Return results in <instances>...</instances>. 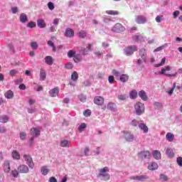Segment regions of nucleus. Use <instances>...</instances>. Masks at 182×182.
I'll return each instance as SVG.
<instances>
[{"mask_svg":"<svg viewBox=\"0 0 182 182\" xmlns=\"http://www.w3.org/2000/svg\"><path fill=\"white\" fill-rule=\"evenodd\" d=\"M134 109L138 116L144 113V104L141 102H136L134 105Z\"/></svg>","mask_w":182,"mask_h":182,"instance_id":"1","label":"nucleus"},{"mask_svg":"<svg viewBox=\"0 0 182 182\" xmlns=\"http://www.w3.org/2000/svg\"><path fill=\"white\" fill-rule=\"evenodd\" d=\"M107 173H109V168L107 166H105L100 169L99 176H101V177H104V179L105 181L110 180V175Z\"/></svg>","mask_w":182,"mask_h":182,"instance_id":"2","label":"nucleus"},{"mask_svg":"<svg viewBox=\"0 0 182 182\" xmlns=\"http://www.w3.org/2000/svg\"><path fill=\"white\" fill-rule=\"evenodd\" d=\"M124 53L127 56H132L134 53V52H137V46H129L125 48Z\"/></svg>","mask_w":182,"mask_h":182,"instance_id":"3","label":"nucleus"},{"mask_svg":"<svg viewBox=\"0 0 182 182\" xmlns=\"http://www.w3.org/2000/svg\"><path fill=\"white\" fill-rule=\"evenodd\" d=\"M170 70H171V67H170L169 65L165 66L161 69V72L159 73V75H163L164 76H167L168 77H176V74H168L166 73L170 72Z\"/></svg>","mask_w":182,"mask_h":182,"instance_id":"4","label":"nucleus"},{"mask_svg":"<svg viewBox=\"0 0 182 182\" xmlns=\"http://www.w3.org/2000/svg\"><path fill=\"white\" fill-rule=\"evenodd\" d=\"M93 47V44L88 43L87 44L86 48L80 47L79 50L82 55H89V52H92V48Z\"/></svg>","mask_w":182,"mask_h":182,"instance_id":"5","label":"nucleus"},{"mask_svg":"<svg viewBox=\"0 0 182 182\" xmlns=\"http://www.w3.org/2000/svg\"><path fill=\"white\" fill-rule=\"evenodd\" d=\"M112 32H116L117 33H120V32H124L126 28L120 23H117L112 29Z\"/></svg>","mask_w":182,"mask_h":182,"instance_id":"6","label":"nucleus"},{"mask_svg":"<svg viewBox=\"0 0 182 182\" xmlns=\"http://www.w3.org/2000/svg\"><path fill=\"white\" fill-rule=\"evenodd\" d=\"M23 159L25 161H26V164H28V167H30V168H33L35 164H33L32 157H31L29 155H24Z\"/></svg>","mask_w":182,"mask_h":182,"instance_id":"7","label":"nucleus"},{"mask_svg":"<svg viewBox=\"0 0 182 182\" xmlns=\"http://www.w3.org/2000/svg\"><path fill=\"white\" fill-rule=\"evenodd\" d=\"M130 180H135L136 181H146V180L149 179V176L146 175H141V176H131Z\"/></svg>","mask_w":182,"mask_h":182,"instance_id":"8","label":"nucleus"},{"mask_svg":"<svg viewBox=\"0 0 182 182\" xmlns=\"http://www.w3.org/2000/svg\"><path fill=\"white\" fill-rule=\"evenodd\" d=\"M123 134L124 139H125L127 141H133V140H134V136L133 135V134H132V132L124 131Z\"/></svg>","mask_w":182,"mask_h":182,"instance_id":"9","label":"nucleus"},{"mask_svg":"<svg viewBox=\"0 0 182 182\" xmlns=\"http://www.w3.org/2000/svg\"><path fill=\"white\" fill-rule=\"evenodd\" d=\"M139 56L141 59H143L144 62L146 63L147 62V51L146 50L145 48H141L139 50Z\"/></svg>","mask_w":182,"mask_h":182,"instance_id":"10","label":"nucleus"},{"mask_svg":"<svg viewBox=\"0 0 182 182\" xmlns=\"http://www.w3.org/2000/svg\"><path fill=\"white\" fill-rule=\"evenodd\" d=\"M94 103L97 106H102L105 103V99L102 96H97L94 98Z\"/></svg>","mask_w":182,"mask_h":182,"instance_id":"11","label":"nucleus"},{"mask_svg":"<svg viewBox=\"0 0 182 182\" xmlns=\"http://www.w3.org/2000/svg\"><path fill=\"white\" fill-rule=\"evenodd\" d=\"M30 134L33 137H38L41 136V129L33 127L31 129Z\"/></svg>","mask_w":182,"mask_h":182,"instance_id":"12","label":"nucleus"},{"mask_svg":"<svg viewBox=\"0 0 182 182\" xmlns=\"http://www.w3.org/2000/svg\"><path fill=\"white\" fill-rule=\"evenodd\" d=\"M17 170H18V173H29V168H28V166H26V165H20L17 168Z\"/></svg>","mask_w":182,"mask_h":182,"instance_id":"13","label":"nucleus"},{"mask_svg":"<svg viewBox=\"0 0 182 182\" xmlns=\"http://www.w3.org/2000/svg\"><path fill=\"white\" fill-rule=\"evenodd\" d=\"M65 36L66 38H73L75 36V31L70 28H68L65 32Z\"/></svg>","mask_w":182,"mask_h":182,"instance_id":"14","label":"nucleus"},{"mask_svg":"<svg viewBox=\"0 0 182 182\" xmlns=\"http://www.w3.org/2000/svg\"><path fill=\"white\" fill-rule=\"evenodd\" d=\"M150 152L149 151H143L139 153L140 159H150Z\"/></svg>","mask_w":182,"mask_h":182,"instance_id":"15","label":"nucleus"},{"mask_svg":"<svg viewBox=\"0 0 182 182\" xmlns=\"http://www.w3.org/2000/svg\"><path fill=\"white\" fill-rule=\"evenodd\" d=\"M59 94V88L55 87L50 90L49 95L51 97H56L57 95Z\"/></svg>","mask_w":182,"mask_h":182,"instance_id":"16","label":"nucleus"},{"mask_svg":"<svg viewBox=\"0 0 182 182\" xmlns=\"http://www.w3.org/2000/svg\"><path fill=\"white\" fill-rule=\"evenodd\" d=\"M136 23H139V25L146 23V17L143 16H137L136 18Z\"/></svg>","mask_w":182,"mask_h":182,"instance_id":"17","label":"nucleus"},{"mask_svg":"<svg viewBox=\"0 0 182 182\" xmlns=\"http://www.w3.org/2000/svg\"><path fill=\"white\" fill-rule=\"evenodd\" d=\"M4 173H9V171H11V165H10L9 161H4Z\"/></svg>","mask_w":182,"mask_h":182,"instance_id":"18","label":"nucleus"},{"mask_svg":"<svg viewBox=\"0 0 182 182\" xmlns=\"http://www.w3.org/2000/svg\"><path fill=\"white\" fill-rule=\"evenodd\" d=\"M37 26L42 29L46 26V22H45V20L40 18L37 20Z\"/></svg>","mask_w":182,"mask_h":182,"instance_id":"19","label":"nucleus"},{"mask_svg":"<svg viewBox=\"0 0 182 182\" xmlns=\"http://www.w3.org/2000/svg\"><path fill=\"white\" fill-rule=\"evenodd\" d=\"M11 157L14 160H20L21 159V154H19V151L16 150H14L11 153Z\"/></svg>","mask_w":182,"mask_h":182,"instance_id":"20","label":"nucleus"},{"mask_svg":"<svg viewBox=\"0 0 182 182\" xmlns=\"http://www.w3.org/2000/svg\"><path fill=\"white\" fill-rule=\"evenodd\" d=\"M107 109L112 112H116V110H117V106H116V104L113 102H109L107 105Z\"/></svg>","mask_w":182,"mask_h":182,"instance_id":"21","label":"nucleus"},{"mask_svg":"<svg viewBox=\"0 0 182 182\" xmlns=\"http://www.w3.org/2000/svg\"><path fill=\"white\" fill-rule=\"evenodd\" d=\"M139 128L141 130H143L144 133H149V127H147V125H146V124L144 123L139 124Z\"/></svg>","mask_w":182,"mask_h":182,"instance_id":"22","label":"nucleus"},{"mask_svg":"<svg viewBox=\"0 0 182 182\" xmlns=\"http://www.w3.org/2000/svg\"><path fill=\"white\" fill-rule=\"evenodd\" d=\"M148 168L151 171L157 170V168H159V165L157 164V163L152 162L149 164Z\"/></svg>","mask_w":182,"mask_h":182,"instance_id":"23","label":"nucleus"},{"mask_svg":"<svg viewBox=\"0 0 182 182\" xmlns=\"http://www.w3.org/2000/svg\"><path fill=\"white\" fill-rule=\"evenodd\" d=\"M139 97H141L142 100H144V101L147 100L148 99L147 95H146V92L144 90L139 91Z\"/></svg>","mask_w":182,"mask_h":182,"instance_id":"24","label":"nucleus"},{"mask_svg":"<svg viewBox=\"0 0 182 182\" xmlns=\"http://www.w3.org/2000/svg\"><path fill=\"white\" fill-rule=\"evenodd\" d=\"M77 79H79V74L77 73V72L74 71L71 74V80H73V82H77Z\"/></svg>","mask_w":182,"mask_h":182,"instance_id":"25","label":"nucleus"},{"mask_svg":"<svg viewBox=\"0 0 182 182\" xmlns=\"http://www.w3.org/2000/svg\"><path fill=\"white\" fill-rule=\"evenodd\" d=\"M46 63L47 65H53V58H52V56L48 55L45 58Z\"/></svg>","mask_w":182,"mask_h":182,"instance_id":"26","label":"nucleus"},{"mask_svg":"<svg viewBox=\"0 0 182 182\" xmlns=\"http://www.w3.org/2000/svg\"><path fill=\"white\" fill-rule=\"evenodd\" d=\"M120 82H122V83H125V82H127L129 80V75L127 74H122L119 77Z\"/></svg>","mask_w":182,"mask_h":182,"instance_id":"27","label":"nucleus"},{"mask_svg":"<svg viewBox=\"0 0 182 182\" xmlns=\"http://www.w3.org/2000/svg\"><path fill=\"white\" fill-rule=\"evenodd\" d=\"M20 21L21 23H25V22H28V16H26L24 13L21 14L20 16Z\"/></svg>","mask_w":182,"mask_h":182,"instance_id":"28","label":"nucleus"},{"mask_svg":"<svg viewBox=\"0 0 182 182\" xmlns=\"http://www.w3.org/2000/svg\"><path fill=\"white\" fill-rule=\"evenodd\" d=\"M153 156L156 160H160V159H161V153L157 150L154 151Z\"/></svg>","mask_w":182,"mask_h":182,"instance_id":"29","label":"nucleus"},{"mask_svg":"<svg viewBox=\"0 0 182 182\" xmlns=\"http://www.w3.org/2000/svg\"><path fill=\"white\" fill-rule=\"evenodd\" d=\"M40 79L41 80H45L46 79V72L43 69L40 70Z\"/></svg>","mask_w":182,"mask_h":182,"instance_id":"30","label":"nucleus"},{"mask_svg":"<svg viewBox=\"0 0 182 182\" xmlns=\"http://www.w3.org/2000/svg\"><path fill=\"white\" fill-rule=\"evenodd\" d=\"M4 96L6 97V99H12L14 97V92L8 90L6 92H5Z\"/></svg>","mask_w":182,"mask_h":182,"instance_id":"31","label":"nucleus"},{"mask_svg":"<svg viewBox=\"0 0 182 182\" xmlns=\"http://www.w3.org/2000/svg\"><path fill=\"white\" fill-rule=\"evenodd\" d=\"M166 153L167 156H168L171 159H172V157H174V151H173V149H171V148H167Z\"/></svg>","mask_w":182,"mask_h":182,"instance_id":"32","label":"nucleus"},{"mask_svg":"<svg viewBox=\"0 0 182 182\" xmlns=\"http://www.w3.org/2000/svg\"><path fill=\"white\" fill-rule=\"evenodd\" d=\"M166 140H168V141H173V140H174V134L170 133V132H168L166 134Z\"/></svg>","mask_w":182,"mask_h":182,"instance_id":"33","label":"nucleus"},{"mask_svg":"<svg viewBox=\"0 0 182 182\" xmlns=\"http://www.w3.org/2000/svg\"><path fill=\"white\" fill-rule=\"evenodd\" d=\"M105 13L107 15H113L114 16H116L119 15V11H113V10H107V11H105Z\"/></svg>","mask_w":182,"mask_h":182,"instance_id":"34","label":"nucleus"},{"mask_svg":"<svg viewBox=\"0 0 182 182\" xmlns=\"http://www.w3.org/2000/svg\"><path fill=\"white\" fill-rule=\"evenodd\" d=\"M73 60L75 62V63H79V62H81L82 60V55H74Z\"/></svg>","mask_w":182,"mask_h":182,"instance_id":"35","label":"nucleus"},{"mask_svg":"<svg viewBox=\"0 0 182 182\" xmlns=\"http://www.w3.org/2000/svg\"><path fill=\"white\" fill-rule=\"evenodd\" d=\"M78 36L81 39H85V38L87 36L86 31L81 30L80 31L78 32Z\"/></svg>","mask_w":182,"mask_h":182,"instance_id":"36","label":"nucleus"},{"mask_svg":"<svg viewBox=\"0 0 182 182\" xmlns=\"http://www.w3.org/2000/svg\"><path fill=\"white\" fill-rule=\"evenodd\" d=\"M129 97L130 99H136V97H137V91H136L135 90L131 91L129 93Z\"/></svg>","mask_w":182,"mask_h":182,"instance_id":"37","label":"nucleus"},{"mask_svg":"<svg viewBox=\"0 0 182 182\" xmlns=\"http://www.w3.org/2000/svg\"><path fill=\"white\" fill-rule=\"evenodd\" d=\"M8 120H9V118H8V116L6 115L0 117V123H7Z\"/></svg>","mask_w":182,"mask_h":182,"instance_id":"38","label":"nucleus"},{"mask_svg":"<svg viewBox=\"0 0 182 182\" xmlns=\"http://www.w3.org/2000/svg\"><path fill=\"white\" fill-rule=\"evenodd\" d=\"M60 145L61 147H69V141L68 140L64 139L61 141Z\"/></svg>","mask_w":182,"mask_h":182,"instance_id":"39","label":"nucleus"},{"mask_svg":"<svg viewBox=\"0 0 182 182\" xmlns=\"http://www.w3.org/2000/svg\"><path fill=\"white\" fill-rule=\"evenodd\" d=\"M41 173L43 176H46L48 174V173H49V169H48V168H46V166H43L41 168Z\"/></svg>","mask_w":182,"mask_h":182,"instance_id":"40","label":"nucleus"},{"mask_svg":"<svg viewBox=\"0 0 182 182\" xmlns=\"http://www.w3.org/2000/svg\"><path fill=\"white\" fill-rule=\"evenodd\" d=\"M75 55H76V51H75L73 50H70L68 53V58H74V56H75Z\"/></svg>","mask_w":182,"mask_h":182,"instance_id":"41","label":"nucleus"},{"mask_svg":"<svg viewBox=\"0 0 182 182\" xmlns=\"http://www.w3.org/2000/svg\"><path fill=\"white\" fill-rule=\"evenodd\" d=\"M47 43L48 46H50L51 48H53V52H56V46H55V43H53L52 41H48Z\"/></svg>","mask_w":182,"mask_h":182,"instance_id":"42","label":"nucleus"},{"mask_svg":"<svg viewBox=\"0 0 182 182\" xmlns=\"http://www.w3.org/2000/svg\"><path fill=\"white\" fill-rule=\"evenodd\" d=\"M83 114L85 117H89L92 114V112H90V109H86L83 112Z\"/></svg>","mask_w":182,"mask_h":182,"instance_id":"43","label":"nucleus"},{"mask_svg":"<svg viewBox=\"0 0 182 182\" xmlns=\"http://www.w3.org/2000/svg\"><path fill=\"white\" fill-rule=\"evenodd\" d=\"M26 136H27L26 132H20L21 140H26Z\"/></svg>","mask_w":182,"mask_h":182,"instance_id":"44","label":"nucleus"},{"mask_svg":"<svg viewBox=\"0 0 182 182\" xmlns=\"http://www.w3.org/2000/svg\"><path fill=\"white\" fill-rule=\"evenodd\" d=\"M166 63V58H162L161 63L159 64L155 65V68H160V66H163Z\"/></svg>","mask_w":182,"mask_h":182,"instance_id":"45","label":"nucleus"},{"mask_svg":"<svg viewBox=\"0 0 182 182\" xmlns=\"http://www.w3.org/2000/svg\"><path fill=\"white\" fill-rule=\"evenodd\" d=\"M160 180H161V181H167V180H168V177L162 173L160 175Z\"/></svg>","mask_w":182,"mask_h":182,"instance_id":"46","label":"nucleus"},{"mask_svg":"<svg viewBox=\"0 0 182 182\" xmlns=\"http://www.w3.org/2000/svg\"><path fill=\"white\" fill-rule=\"evenodd\" d=\"M27 28H36V23L31 21L27 24Z\"/></svg>","mask_w":182,"mask_h":182,"instance_id":"47","label":"nucleus"},{"mask_svg":"<svg viewBox=\"0 0 182 182\" xmlns=\"http://www.w3.org/2000/svg\"><path fill=\"white\" fill-rule=\"evenodd\" d=\"M18 174H19L18 171L13 170L11 171V176H13V177H14V178H16V177H18Z\"/></svg>","mask_w":182,"mask_h":182,"instance_id":"48","label":"nucleus"},{"mask_svg":"<svg viewBox=\"0 0 182 182\" xmlns=\"http://www.w3.org/2000/svg\"><path fill=\"white\" fill-rule=\"evenodd\" d=\"M131 126H133L134 127H137V125L139 124V122H137V120L133 119L130 124Z\"/></svg>","mask_w":182,"mask_h":182,"instance_id":"49","label":"nucleus"},{"mask_svg":"<svg viewBox=\"0 0 182 182\" xmlns=\"http://www.w3.org/2000/svg\"><path fill=\"white\" fill-rule=\"evenodd\" d=\"M48 6L50 11H53V9H55V5L52 3V1L48 2Z\"/></svg>","mask_w":182,"mask_h":182,"instance_id":"50","label":"nucleus"},{"mask_svg":"<svg viewBox=\"0 0 182 182\" xmlns=\"http://www.w3.org/2000/svg\"><path fill=\"white\" fill-rule=\"evenodd\" d=\"M176 161H177L178 166L182 167V157L181 156L178 157L176 159Z\"/></svg>","mask_w":182,"mask_h":182,"instance_id":"51","label":"nucleus"},{"mask_svg":"<svg viewBox=\"0 0 182 182\" xmlns=\"http://www.w3.org/2000/svg\"><path fill=\"white\" fill-rule=\"evenodd\" d=\"M108 81H109V83H111V84H113L114 83V77L113 75H109L108 77Z\"/></svg>","mask_w":182,"mask_h":182,"instance_id":"52","label":"nucleus"},{"mask_svg":"<svg viewBox=\"0 0 182 182\" xmlns=\"http://www.w3.org/2000/svg\"><path fill=\"white\" fill-rule=\"evenodd\" d=\"M31 46L32 49H35V50L38 49V43L35 41L31 42Z\"/></svg>","mask_w":182,"mask_h":182,"instance_id":"53","label":"nucleus"},{"mask_svg":"<svg viewBox=\"0 0 182 182\" xmlns=\"http://www.w3.org/2000/svg\"><path fill=\"white\" fill-rule=\"evenodd\" d=\"M78 129H79L80 132H83V130H85V129H86V124H85V123L81 124Z\"/></svg>","mask_w":182,"mask_h":182,"instance_id":"54","label":"nucleus"},{"mask_svg":"<svg viewBox=\"0 0 182 182\" xmlns=\"http://www.w3.org/2000/svg\"><path fill=\"white\" fill-rule=\"evenodd\" d=\"M175 89H176V83H173V87L169 91H168L167 93H168V95L170 96H171V95H173V92H174Z\"/></svg>","mask_w":182,"mask_h":182,"instance_id":"55","label":"nucleus"},{"mask_svg":"<svg viewBox=\"0 0 182 182\" xmlns=\"http://www.w3.org/2000/svg\"><path fill=\"white\" fill-rule=\"evenodd\" d=\"M17 73H18V70H11L9 72L10 76H15V75H17Z\"/></svg>","mask_w":182,"mask_h":182,"instance_id":"56","label":"nucleus"},{"mask_svg":"<svg viewBox=\"0 0 182 182\" xmlns=\"http://www.w3.org/2000/svg\"><path fill=\"white\" fill-rule=\"evenodd\" d=\"M118 99L119 100H127V97H126V95H118Z\"/></svg>","mask_w":182,"mask_h":182,"instance_id":"57","label":"nucleus"},{"mask_svg":"<svg viewBox=\"0 0 182 182\" xmlns=\"http://www.w3.org/2000/svg\"><path fill=\"white\" fill-rule=\"evenodd\" d=\"M154 107H155V109H161V107H162L161 103L155 102L154 103Z\"/></svg>","mask_w":182,"mask_h":182,"instance_id":"58","label":"nucleus"},{"mask_svg":"<svg viewBox=\"0 0 182 182\" xmlns=\"http://www.w3.org/2000/svg\"><path fill=\"white\" fill-rule=\"evenodd\" d=\"M161 19H163V16H157L155 21L156 22H158V23H160V22H161Z\"/></svg>","mask_w":182,"mask_h":182,"instance_id":"59","label":"nucleus"},{"mask_svg":"<svg viewBox=\"0 0 182 182\" xmlns=\"http://www.w3.org/2000/svg\"><path fill=\"white\" fill-rule=\"evenodd\" d=\"M133 41H134L135 42H140V36H134L132 37Z\"/></svg>","mask_w":182,"mask_h":182,"instance_id":"60","label":"nucleus"},{"mask_svg":"<svg viewBox=\"0 0 182 182\" xmlns=\"http://www.w3.org/2000/svg\"><path fill=\"white\" fill-rule=\"evenodd\" d=\"M179 15H180V11H176L173 14V16L174 19H176V18H177V16H178Z\"/></svg>","mask_w":182,"mask_h":182,"instance_id":"61","label":"nucleus"},{"mask_svg":"<svg viewBox=\"0 0 182 182\" xmlns=\"http://www.w3.org/2000/svg\"><path fill=\"white\" fill-rule=\"evenodd\" d=\"M66 69H73V64L72 63H69L67 65H65Z\"/></svg>","mask_w":182,"mask_h":182,"instance_id":"62","label":"nucleus"},{"mask_svg":"<svg viewBox=\"0 0 182 182\" xmlns=\"http://www.w3.org/2000/svg\"><path fill=\"white\" fill-rule=\"evenodd\" d=\"M136 31H137V28L136 26H132L129 29V32H131V33L136 32Z\"/></svg>","mask_w":182,"mask_h":182,"instance_id":"63","label":"nucleus"},{"mask_svg":"<svg viewBox=\"0 0 182 182\" xmlns=\"http://www.w3.org/2000/svg\"><path fill=\"white\" fill-rule=\"evenodd\" d=\"M143 62H144V60L142 58H139L136 60L137 65H143Z\"/></svg>","mask_w":182,"mask_h":182,"instance_id":"64","label":"nucleus"}]
</instances>
